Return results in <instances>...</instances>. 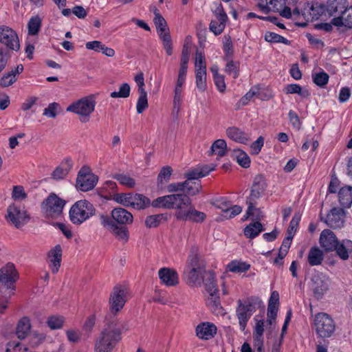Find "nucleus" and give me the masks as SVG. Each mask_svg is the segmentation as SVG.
Wrapping results in <instances>:
<instances>
[{
	"label": "nucleus",
	"mask_w": 352,
	"mask_h": 352,
	"mask_svg": "<svg viewBox=\"0 0 352 352\" xmlns=\"http://www.w3.org/2000/svg\"><path fill=\"white\" fill-rule=\"evenodd\" d=\"M129 329L126 322H120L116 317L111 318V316L105 318L104 327L95 341L94 352H112L122 340V333Z\"/></svg>",
	"instance_id": "1"
},
{
	"label": "nucleus",
	"mask_w": 352,
	"mask_h": 352,
	"mask_svg": "<svg viewBox=\"0 0 352 352\" xmlns=\"http://www.w3.org/2000/svg\"><path fill=\"white\" fill-rule=\"evenodd\" d=\"M111 217L101 214L100 217L101 225L107 228L115 237L124 243L129 239V232L126 225L132 224L133 214L123 208H115L111 211Z\"/></svg>",
	"instance_id": "2"
},
{
	"label": "nucleus",
	"mask_w": 352,
	"mask_h": 352,
	"mask_svg": "<svg viewBox=\"0 0 352 352\" xmlns=\"http://www.w3.org/2000/svg\"><path fill=\"white\" fill-rule=\"evenodd\" d=\"M191 199L184 193H175L159 197L152 201L154 208H163L166 209H175V217L178 219L179 212H185L190 205Z\"/></svg>",
	"instance_id": "3"
},
{
	"label": "nucleus",
	"mask_w": 352,
	"mask_h": 352,
	"mask_svg": "<svg viewBox=\"0 0 352 352\" xmlns=\"http://www.w3.org/2000/svg\"><path fill=\"white\" fill-rule=\"evenodd\" d=\"M95 213L96 208L94 205L87 200L82 199L72 206L69 217L73 224L79 226L89 219Z\"/></svg>",
	"instance_id": "4"
},
{
	"label": "nucleus",
	"mask_w": 352,
	"mask_h": 352,
	"mask_svg": "<svg viewBox=\"0 0 352 352\" xmlns=\"http://www.w3.org/2000/svg\"><path fill=\"white\" fill-rule=\"evenodd\" d=\"M19 278V273L12 263H8L0 269V292L14 295V283Z\"/></svg>",
	"instance_id": "5"
},
{
	"label": "nucleus",
	"mask_w": 352,
	"mask_h": 352,
	"mask_svg": "<svg viewBox=\"0 0 352 352\" xmlns=\"http://www.w3.org/2000/svg\"><path fill=\"white\" fill-rule=\"evenodd\" d=\"M95 106L96 102L93 97L87 96L69 105L67 111L78 115L80 121L85 123L89 120L91 114L94 111Z\"/></svg>",
	"instance_id": "6"
},
{
	"label": "nucleus",
	"mask_w": 352,
	"mask_h": 352,
	"mask_svg": "<svg viewBox=\"0 0 352 352\" xmlns=\"http://www.w3.org/2000/svg\"><path fill=\"white\" fill-rule=\"evenodd\" d=\"M65 204L64 199L58 197L54 193H51L42 202L41 210L45 217L57 218L62 214Z\"/></svg>",
	"instance_id": "7"
},
{
	"label": "nucleus",
	"mask_w": 352,
	"mask_h": 352,
	"mask_svg": "<svg viewBox=\"0 0 352 352\" xmlns=\"http://www.w3.org/2000/svg\"><path fill=\"white\" fill-rule=\"evenodd\" d=\"M314 327L318 337H331L336 330V324L332 318L325 313H319L314 318Z\"/></svg>",
	"instance_id": "8"
},
{
	"label": "nucleus",
	"mask_w": 352,
	"mask_h": 352,
	"mask_svg": "<svg viewBox=\"0 0 352 352\" xmlns=\"http://www.w3.org/2000/svg\"><path fill=\"white\" fill-rule=\"evenodd\" d=\"M126 302V289L123 285H117L113 287L109 297V314L106 318L111 316V318L116 317V314L120 311Z\"/></svg>",
	"instance_id": "9"
},
{
	"label": "nucleus",
	"mask_w": 352,
	"mask_h": 352,
	"mask_svg": "<svg viewBox=\"0 0 352 352\" xmlns=\"http://www.w3.org/2000/svg\"><path fill=\"white\" fill-rule=\"evenodd\" d=\"M6 221L17 229L22 228L30 220L26 210L16 204L10 205L7 208Z\"/></svg>",
	"instance_id": "10"
},
{
	"label": "nucleus",
	"mask_w": 352,
	"mask_h": 352,
	"mask_svg": "<svg viewBox=\"0 0 352 352\" xmlns=\"http://www.w3.org/2000/svg\"><path fill=\"white\" fill-rule=\"evenodd\" d=\"M98 182V177L91 172L87 166H83L78 172L76 178V187L78 190L87 192L92 190Z\"/></svg>",
	"instance_id": "11"
},
{
	"label": "nucleus",
	"mask_w": 352,
	"mask_h": 352,
	"mask_svg": "<svg viewBox=\"0 0 352 352\" xmlns=\"http://www.w3.org/2000/svg\"><path fill=\"white\" fill-rule=\"evenodd\" d=\"M238 307L236 310L237 318L239 320V327L241 331H244L247 323L255 311L253 302L250 300L242 302L241 300L237 301Z\"/></svg>",
	"instance_id": "12"
},
{
	"label": "nucleus",
	"mask_w": 352,
	"mask_h": 352,
	"mask_svg": "<svg viewBox=\"0 0 352 352\" xmlns=\"http://www.w3.org/2000/svg\"><path fill=\"white\" fill-rule=\"evenodd\" d=\"M0 43L7 47V50L17 52L20 49L18 36L15 31L8 26H0Z\"/></svg>",
	"instance_id": "13"
},
{
	"label": "nucleus",
	"mask_w": 352,
	"mask_h": 352,
	"mask_svg": "<svg viewBox=\"0 0 352 352\" xmlns=\"http://www.w3.org/2000/svg\"><path fill=\"white\" fill-rule=\"evenodd\" d=\"M325 8L323 4L318 2H308L301 10L302 16L309 22L317 20L324 12Z\"/></svg>",
	"instance_id": "14"
},
{
	"label": "nucleus",
	"mask_w": 352,
	"mask_h": 352,
	"mask_svg": "<svg viewBox=\"0 0 352 352\" xmlns=\"http://www.w3.org/2000/svg\"><path fill=\"white\" fill-rule=\"evenodd\" d=\"M321 220L333 229L342 228L344 223L342 210L337 208H332L327 214V217L325 219L321 217Z\"/></svg>",
	"instance_id": "15"
},
{
	"label": "nucleus",
	"mask_w": 352,
	"mask_h": 352,
	"mask_svg": "<svg viewBox=\"0 0 352 352\" xmlns=\"http://www.w3.org/2000/svg\"><path fill=\"white\" fill-rule=\"evenodd\" d=\"M311 289L314 297L318 300L322 298L329 289L328 279L319 275H316L311 278Z\"/></svg>",
	"instance_id": "16"
},
{
	"label": "nucleus",
	"mask_w": 352,
	"mask_h": 352,
	"mask_svg": "<svg viewBox=\"0 0 352 352\" xmlns=\"http://www.w3.org/2000/svg\"><path fill=\"white\" fill-rule=\"evenodd\" d=\"M206 217V215L203 212L195 210L194 206L190 202V205L188 206L185 212H179L178 214V219L182 221H190L196 223L203 222Z\"/></svg>",
	"instance_id": "17"
},
{
	"label": "nucleus",
	"mask_w": 352,
	"mask_h": 352,
	"mask_svg": "<svg viewBox=\"0 0 352 352\" xmlns=\"http://www.w3.org/2000/svg\"><path fill=\"white\" fill-rule=\"evenodd\" d=\"M159 278L162 283L168 287L175 286L179 283L177 272L168 267L161 268L158 272Z\"/></svg>",
	"instance_id": "18"
},
{
	"label": "nucleus",
	"mask_w": 352,
	"mask_h": 352,
	"mask_svg": "<svg viewBox=\"0 0 352 352\" xmlns=\"http://www.w3.org/2000/svg\"><path fill=\"white\" fill-rule=\"evenodd\" d=\"M195 331L199 339L208 340L216 335L217 327L213 323L204 322L197 326Z\"/></svg>",
	"instance_id": "19"
},
{
	"label": "nucleus",
	"mask_w": 352,
	"mask_h": 352,
	"mask_svg": "<svg viewBox=\"0 0 352 352\" xmlns=\"http://www.w3.org/2000/svg\"><path fill=\"white\" fill-rule=\"evenodd\" d=\"M338 239L335 234L330 230H324L320 236V245L327 252L333 251L338 245Z\"/></svg>",
	"instance_id": "20"
},
{
	"label": "nucleus",
	"mask_w": 352,
	"mask_h": 352,
	"mask_svg": "<svg viewBox=\"0 0 352 352\" xmlns=\"http://www.w3.org/2000/svg\"><path fill=\"white\" fill-rule=\"evenodd\" d=\"M326 10L329 15H342L348 10L347 0H328Z\"/></svg>",
	"instance_id": "21"
},
{
	"label": "nucleus",
	"mask_w": 352,
	"mask_h": 352,
	"mask_svg": "<svg viewBox=\"0 0 352 352\" xmlns=\"http://www.w3.org/2000/svg\"><path fill=\"white\" fill-rule=\"evenodd\" d=\"M206 269H187L184 271L185 278L188 285L200 286L204 281V274Z\"/></svg>",
	"instance_id": "22"
},
{
	"label": "nucleus",
	"mask_w": 352,
	"mask_h": 352,
	"mask_svg": "<svg viewBox=\"0 0 352 352\" xmlns=\"http://www.w3.org/2000/svg\"><path fill=\"white\" fill-rule=\"evenodd\" d=\"M50 266L52 273L56 274L60 266L62 258V248L60 245H56L48 253Z\"/></svg>",
	"instance_id": "23"
},
{
	"label": "nucleus",
	"mask_w": 352,
	"mask_h": 352,
	"mask_svg": "<svg viewBox=\"0 0 352 352\" xmlns=\"http://www.w3.org/2000/svg\"><path fill=\"white\" fill-rule=\"evenodd\" d=\"M226 134L230 139L240 144H247L250 140L249 134L235 126L229 127Z\"/></svg>",
	"instance_id": "24"
},
{
	"label": "nucleus",
	"mask_w": 352,
	"mask_h": 352,
	"mask_svg": "<svg viewBox=\"0 0 352 352\" xmlns=\"http://www.w3.org/2000/svg\"><path fill=\"white\" fill-rule=\"evenodd\" d=\"M31 322L28 317L21 318L16 325V334L19 339L24 340L29 335L31 330Z\"/></svg>",
	"instance_id": "25"
},
{
	"label": "nucleus",
	"mask_w": 352,
	"mask_h": 352,
	"mask_svg": "<svg viewBox=\"0 0 352 352\" xmlns=\"http://www.w3.org/2000/svg\"><path fill=\"white\" fill-rule=\"evenodd\" d=\"M187 269H206L204 261L200 259L197 248H192L187 260Z\"/></svg>",
	"instance_id": "26"
},
{
	"label": "nucleus",
	"mask_w": 352,
	"mask_h": 352,
	"mask_svg": "<svg viewBox=\"0 0 352 352\" xmlns=\"http://www.w3.org/2000/svg\"><path fill=\"white\" fill-rule=\"evenodd\" d=\"M209 295L206 303L211 311L217 316L224 315L225 311L221 305L219 293H211Z\"/></svg>",
	"instance_id": "27"
},
{
	"label": "nucleus",
	"mask_w": 352,
	"mask_h": 352,
	"mask_svg": "<svg viewBox=\"0 0 352 352\" xmlns=\"http://www.w3.org/2000/svg\"><path fill=\"white\" fill-rule=\"evenodd\" d=\"M338 256L343 259L346 260L349 257V254H352V241L348 239L338 241L336 248L333 249Z\"/></svg>",
	"instance_id": "28"
},
{
	"label": "nucleus",
	"mask_w": 352,
	"mask_h": 352,
	"mask_svg": "<svg viewBox=\"0 0 352 352\" xmlns=\"http://www.w3.org/2000/svg\"><path fill=\"white\" fill-rule=\"evenodd\" d=\"M73 166L72 160L66 158L61 164L58 166L52 173V176L55 179H61L67 175Z\"/></svg>",
	"instance_id": "29"
},
{
	"label": "nucleus",
	"mask_w": 352,
	"mask_h": 352,
	"mask_svg": "<svg viewBox=\"0 0 352 352\" xmlns=\"http://www.w3.org/2000/svg\"><path fill=\"white\" fill-rule=\"evenodd\" d=\"M340 205L344 208H349L352 204V186L342 187L338 192Z\"/></svg>",
	"instance_id": "30"
},
{
	"label": "nucleus",
	"mask_w": 352,
	"mask_h": 352,
	"mask_svg": "<svg viewBox=\"0 0 352 352\" xmlns=\"http://www.w3.org/2000/svg\"><path fill=\"white\" fill-rule=\"evenodd\" d=\"M261 195V192L252 187L250 196L246 199V203L248 205L247 210L248 215H254V212H259L258 209L256 208V204L257 199Z\"/></svg>",
	"instance_id": "31"
},
{
	"label": "nucleus",
	"mask_w": 352,
	"mask_h": 352,
	"mask_svg": "<svg viewBox=\"0 0 352 352\" xmlns=\"http://www.w3.org/2000/svg\"><path fill=\"white\" fill-rule=\"evenodd\" d=\"M152 205L151 200L142 194L134 193L131 208L136 210H144Z\"/></svg>",
	"instance_id": "32"
},
{
	"label": "nucleus",
	"mask_w": 352,
	"mask_h": 352,
	"mask_svg": "<svg viewBox=\"0 0 352 352\" xmlns=\"http://www.w3.org/2000/svg\"><path fill=\"white\" fill-rule=\"evenodd\" d=\"M323 258V252L318 247H313L310 249L307 256V261L311 266L320 265Z\"/></svg>",
	"instance_id": "33"
},
{
	"label": "nucleus",
	"mask_w": 352,
	"mask_h": 352,
	"mask_svg": "<svg viewBox=\"0 0 352 352\" xmlns=\"http://www.w3.org/2000/svg\"><path fill=\"white\" fill-rule=\"evenodd\" d=\"M184 195H186L188 197L195 196L199 194L202 188V186L201 184V181H189L185 180L184 182Z\"/></svg>",
	"instance_id": "34"
},
{
	"label": "nucleus",
	"mask_w": 352,
	"mask_h": 352,
	"mask_svg": "<svg viewBox=\"0 0 352 352\" xmlns=\"http://www.w3.org/2000/svg\"><path fill=\"white\" fill-rule=\"evenodd\" d=\"M263 231V225L260 222L256 221L248 225L244 228L243 232L247 238L254 239Z\"/></svg>",
	"instance_id": "35"
},
{
	"label": "nucleus",
	"mask_w": 352,
	"mask_h": 352,
	"mask_svg": "<svg viewBox=\"0 0 352 352\" xmlns=\"http://www.w3.org/2000/svg\"><path fill=\"white\" fill-rule=\"evenodd\" d=\"M206 291L210 294L213 293H219V289L217 287V280L215 278L214 274L212 272H208L205 278H204V281Z\"/></svg>",
	"instance_id": "36"
},
{
	"label": "nucleus",
	"mask_w": 352,
	"mask_h": 352,
	"mask_svg": "<svg viewBox=\"0 0 352 352\" xmlns=\"http://www.w3.org/2000/svg\"><path fill=\"white\" fill-rule=\"evenodd\" d=\"M227 144L224 140H215L210 147V154L223 157L226 155Z\"/></svg>",
	"instance_id": "37"
},
{
	"label": "nucleus",
	"mask_w": 352,
	"mask_h": 352,
	"mask_svg": "<svg viewBox=\"0 0 352 352\" xmlns=\"http://www.w3.org/2000/svg\"><path fill=\"white\" fill-rule=\"evenodd\" d=\"M250 268V265L236 260L232 261L227 265V269L231 272L242 273L245 272Z\"/></svg>",
	"instance_id": "38"
},
{
	"label": "nucleus",
	"mask_w": 352,
	"mask_h": 352,
	"mask_svg": "<svg viewBox=\"0 0 352 352\" xmlns=\"http://www.w3.org/2000/svg\"><path fill=\"white\" fill-rule=\"evenodd\" d=\"M160 38L162 40L163 47L168 56L173 54L172 40L168 30L158 32Z\"/></svg>",
	"instance_id": "39"
},
{
	"label": "nucleus",
	"mask_w": 352,
	"mask_h": 352,
	"mask_svg": "<svg viewBox=\"0 0 352 352\" xmlns=\"http://www.w3.org/2000/svg\"><path fill=\"white\" fill-rule=\"evenodd\" d=\"M41 19L39 16H32L28 23V34L30 35H36L39 32L41 27Z\"/></svg>",
	"instance_id": "40"
},
{
	"label": "nucleus",
	"mask_w": 352,
	"mask_h": 352,
	"mask_svg": "<svg viewBox=\"0 0 352 352\" xmlns=\"http://www.w3.org/2000/svg\"><path fill=\"white\" fill-rule=\"evenodd\" d=\"M226 60L227 61V64L225 67V72L228 75L232 76L233 78H237L239 76V62L234 61L232 58Z\"/></svg>",
	"instance_id": "41"
},
{
	"label": "nucleus",
	"mask_w": 352,
	"mask_h": 352,
	"mask_svg": "<svg viewBox=\"0 0 352 352\" xmlns=\"http://www.w3.org/2000/svg\"><path fill=\"white\" fill-rule=\"evenodd\" d=\"M134 193H117L113 196V200L125 206L131 207Z\"/></svg>",
	"instance_id": "42"
},
{
	"label": "nucleus",
	"mask_w": 352,
	"mask_h": 352,
	"mask_svg": "<svg viewBox=\"0 0 352 352\" xmlns=\"http://www.w3.org/2000/svg\"><path fill=\"white\" fill-rule=\"evenodd\" d=\"M285 93L287 94H297L302 98H307L310 96L308 90H303L298 84H289L285 87Z\"/></svg>",
	"instance_id": "43"
},
{
	"label": "nucleus",
	"mask_w": 352,
	"mask_h": 352,
	"mask_svg": "<svg viewBox=\"0 0 352 352\" xmlns=\"http://www.w3.org/2000/svg\"><path fill=\"white\" fill-rule=\"evenodd\" d=\"M139 93V98L136 104V110L138 113H142L148 107L147 93L146 90H141Z\"/></svg>",
	"instance_id": "44"
},
{
	"label": "nucleus",
	"mask_w": 352,
	"mask_h": 352,
	"mask_svg": "<svg viewBox=\"0 0 352 352\" xmlns=\"http://www.w3.org/2000/svg\"><path fill=\"white\" fill-rule=\"evenodd\" d=\"M113 178L117 180L120 184L129 188H133L135 185V181L133 178L123 173L115 174Z\"/></svg>",
	"instance_id": "45"
},
{
	"label": "nucleus",
	"mask_w": 352,
	"mask_h": 352,
	"mask_svg": "<svg viewBox=\"0 0 352 352\" xmlns=\"http://www.w3.org/2000/svg\"><path fill=\"white\" fill-rule=\"evenodd\" d=\"M166 217L163 214L150 215L146 218L145 226L147 228H156L162 221H166Z\"/></svg>",
	"instance_id": "46"
},
{
	"label": "nucleus",
	"mask_w": 352,
	"mask_h": 352,
	"mask_svg": "<svg viewBox=\"0 0 352 352\" xmlns=\"http://www.w3.org/2000/svg\"><path fill=\"white\" fill-rule=\"evenodd\" d=\"M65 318L60 316H52L47 320V326L52 329H59L63 327Z\"/></svg>",
	"instance_id": "47"
},
{
	"label": "nucleus",
	"mask_w": 352,
	"mask_h": 352,
	"mask_svg": "<svg viewBox=\"0 0 352 352\" xmlns=\"http://www.w3.org/2000/svg\"><path fill=\"white\" fill-rule=\"evenodd\" d=\"M265 40L269 43L289 44V41L286 38L272 32H267L265 34Z\"/></svg>",
	"instance_id": "48"
},
{
	"label": "nucleus",
	"mask_w": 352,
	"mask_h": 352,
	"mask_svg": "<svg viewBox=\"0 0 352 352\" xmlns=\"http://www.w3.org/2000/svg\"><path fill=\"white\" fill-rule=\"evenodd\" d=\"M195 78H196V86L198 88V89L201 92L206 91V89L207 88L206 72H204V71L195 72Z\"/></svg>",
	"instance_id": "49"
},
{
	"label": "nucleus",
	"mask_w": 352,
	"mask_h": 352,
	"mask_svg": "<svg viewBox=\"0 0 352 352\" xmlns=\"http://www.w3.org/2000/svg\"><path fill=\"white\" fill-rule=\"evenodd\" d=\"M329 78V75L324 71L312 74L314 82L321 87H323L328 83Z\"/></svg>",
	"instance_id": "50"
},
{
	"label": "nucleus",
	"mask_w": 352,
	"mask_h": 352,
	"mask_svg": "<svg viewBox=\"0 0 352 352\" xmlns=\"http://www.w3.org/2000/svg\"><path fill=\"white\" fill-rule=\"evenodd\" d=\"M234 152L238 164L243 168H248L250 165V159L248 155L241 150H237Z\"/></svg>",
	"instance_id": "51"
},
{
	"label": "nucleus",
	"mask_w": 352,
	"mask_h": 352,
	"mask_svg": "<svg viewBox=\"0 0 352 352\" xmlns=\"http://www.w3.org/2000/svg\"><path fill=\"white\" fill-rule=\"evenodd\" d=\"M182 102V89H174V98H173V113L177 115L180 111Z\"/></svg>",
	"instance_id": "52"
},
{
	"label": "nucleus",
	"mask_w": 352,
	"mask_h": 352,
	"mask_svg": "<svg viewBox=\"0 0 352 352\" xmlns=\"http://www.w3.org/2000/svg\"><path fill=\"white\" fill-rule=\"evenodd\" d=\"M131 87L128 83H123L120 85L118 91H113L111 93V98H127L130 95Z\"/></svg>",
	"instance_id": "53"
},
{
	"label": "nucleus",
	"mask_w": 352,
	"mask_h": 352,
	"mask_svg": "<svg viewBox=\"0 0 352 352\" xmlns=\"http://www.w3.org/2000/svg\"><path fill=\"white\" fill-rule=\"evenodd\" d=\"M154 14V23L156 26L157 33L160 32L167 30L166 22L164 17L160 14L159 10L157 9L155 10Z\"/></svg>",
	"instance_id": "54"
},
{
	"label": "nucleus",
	"mask_w": 352,
	"mask_h": 352,
	"mask_svg": "<svg viewBox=\"0 0 352 352\" xmlns=\"http://www.w3.org/2000/svg\"><path fill=\"white\" fill-rule=\"evenodd\" d=\"M212 72H213L214 82L217 89L220 92L223 93L226 87L224 76L219 74L217 69L214 71L213 68H212Z\"/></svg>",
	"instance_id": "55"
},
{
	"label": "nucleus",
	"mask_w": 352,
	"mask_h": 352,
	"mask_svg": "<svg viewBox=\"0 0 352 352\" xmlns=\"http://www.w3.org/2000/svg\"><path fill=\"white\" fill-rule=\"evenodd\" d=\"M195 72L204 71L206 72V64L205 56L203 52L197 51L195 62Z\"/></svg>",
	"instance_id": "56"
},
{
	"label": "nucleus",
	"mask_w": 352,
	"mask_h": 352,
	"mask_svg": "<svg viewBox=\"0 0 352 352\" xmlns=\"http://www.w3.org/2000/svg\"><path fill=\"white\" fill-rule=\"evenodd\" d=\"M223 49L225 53V60L231 58L233 55V45L230 36H224Z\"/></svg>",
	"instance_id": "57"
},
{
	"label": "nucleus",
	"mask_w": 352,
	"mask_h": 352,
	"mask_svg": "<svg viewBox=\"0 0 352 352\" xmlns=\"http://www.w3.org/2000/svg\"><path fill=\"white\" fill-rule=\"evenodd\" d=\"M266 186L265 179L262 175L255 176L252 186L254 189L262 194L265 191Z\"/></svg>",
	"instance_id": "58"
},
{
	"label": "nucleus",
	"mask_w": 352,
	"mask_h": 352,
	"mask_svg": "<svg viewBox=\"0 0 352 352\" xmlns=\"http://www.w3.org/2000/svg\"><path fill=\"white\" fill-rule=\"evenodd\" d=\"M10 58V51L4 47H0V73L6 67Z\"/></svg>",
	"instance_id": "59"
},
{
	"label": "nucleus",
	"mask_w": 352,
	"mask_h": 352,
	"mask_svg": "<svg viewBox=\"0 0 352 352\" xmlns=\"http://www.w3.org/2000/svg\"><path fill=\"white\" fill-rule=\"evenodd\" d=\"M300 218L295 214L293 216L287 230V236L293 238L298 227Z\"/></svg>",
	"instance_id": "60"
},
{
	"label": "nucleus",
	"mask_w": 352,
	"mask_h": 352,
	"mask_svg": "<svg viewBox=\"0 0 352 352\" xmlns=\"http://www.w3.org/2000/svg\"><path fill=\"white\" fill-rule=\"evenodd\" d=\"M171 174L172 168L170 166L163 167L157 176V182L159 184L167 182L170 179Z\"/></svg>",
	"instance_id": "61"
},
{
	"label": "nucleus",
	"mask_w": 352,
	"mask_h": 352,
	"mask_svg": "<svg viewBox=\"0 0 352 352\" xmlns=\"http://www.w3.org/2000/svg\"><path fill=\"white\" fill-rule=\"evenodd\" d=\"M16 77H14V74H10V72L6 73L0 79V87L5 88L12 85L16 81Z\"/></svg>",
	"instance_id": "62"
},
{
	"label": "nucleus",
	"mask_w": 352,
	"mask_h": 352,
	"mask_svg": "<svg viewBox=\"0 0 352 352\" xmlns=\"http://www.w3.org/2000/svg\"><path fill=\"white\" fill-rule=\"evenodd\" d=\"M201 171L198 169V167H196L188 170L184 175L186 180L196 182L200 181L199 179L203 177V175H201Z\"/></svg>",
	"instance_id": "63"
},
{
	"label": "nucleus",
	"mask_w": 352,
	"mask_h": 352,
	"mask_svg": "<svg viewBox=\"0 0 352 352\" xmlns=\"http://www.w3.org/2000/svg\"><path fill=\"white\" fill-rule=\"evenodd\" d=\"M226 24L217 20L210 21L209 28L215 35H219L224 30Z\"/></svg>",
	"instance_id": "64"
}]
</instances>
